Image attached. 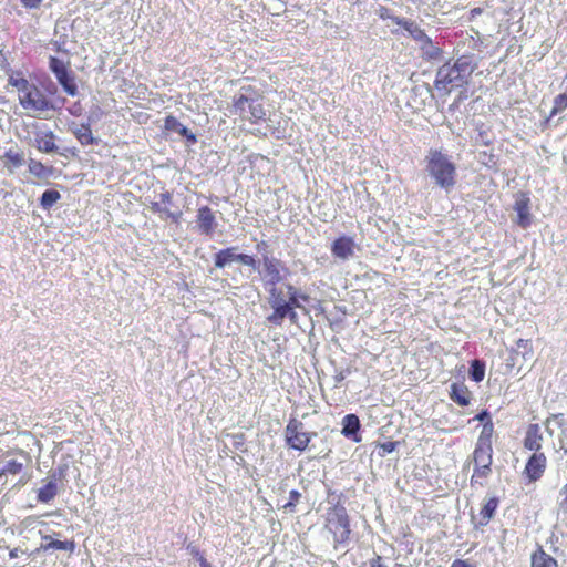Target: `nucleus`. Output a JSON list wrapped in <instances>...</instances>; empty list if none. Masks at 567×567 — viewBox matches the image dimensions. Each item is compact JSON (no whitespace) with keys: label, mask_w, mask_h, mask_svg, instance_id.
Masks as SVG:
<instances>
[{"label":"nucleus","mask_w":567,"mask_h":567,"mask_svg":"<svg viewBox=\"0 0 567 567\" xmlns=\"http://www.w3.org/2000/svg\"><path fill=\"white\" fill-rule=\"evenodd\" d=\"M300 497H301V494L298 491H296V489L290 491L289 501L282 506L284 509L287 513H293L295 507L298 504Z\"/></svg>","instance_id":"e433bc0d"},{"label":"nucleus","mask_w":567,"mask_h":567,"mask_svg":"<svg viewBox=\"0 0 567 567\" xmlns=\"http://www.w3.org/2000/svg\"><path fill=\"white\" fill-rule=\"evenodd\" d=\"M266 115V112L262 110L260 105H250V120H261Z\"/></svg>","instance_id":"58836bf2"},{"label":"nucleus","mask_w":567,"mask_h":567,"mask_svg":"<svg viewBox=\"0 0 567 567\" xmlns=\"http://www.w3.org/2000/svg\"><path fill=\"white\" fill-rule=\"evenodd\" d=\"M28 169L30 174L38 178H47L53 174V168L45 166L42 162L30 158L28 162Z\"/></svg>","instance_id":"393cba45"},{"label":"nucleus","mask_w":567,"mask_h":567,"mask_svg":"<svg viewBox=\"0 0 567 567\" xmlns=\"http://www.w3.org/2000/svg\"><path fill=\"white\" fill-rule=\"evenodd\" d=\"M451 567H474V566L466 560L457 559L452 564Z\"/></svg>","instance_id":"49530a36"},{"label":"nucleus","mask_w":567,"mask_h":567,"mask_svg":"<svg viewBox=\"0 0 567 567\" xmlns=\"http://www.w3.org/2000/svg\"><path fill=\"white\" fill-rule=\"evenodd\" d=\"M566 109H567V87H566L565 92L558 94L554 99V105H553L549 116L554 117L555 115L561 113Z\"/></svg>","instance_id":"2f4dec72"},{"label":"nucleus","mask_w":567,"mask_h":567,"mask_svg":"<svg viewBox=\"0 0 567 567\" xmlns=\"http://www.w3.org/2000/svg\"><path fill=\"white\" fill-rule=\"evenodd\" d=\"M532 567H557V561L543 549L532 556Z\"/></svg>","instance_id":"cd10ccee"},{"label":"nucleus","mask_w":567,"mask_h":567,"mask_svg":"<svg viewBox=\"0 0 567 567\" xmlns=\"http://www.w3.org/2000/svg\"><path fill=\"white\" fill-rule=\"evenodd\" d=\"M42 539L48 542V543L41 545V548L43 550L56 549V550L73 551L75 548V544L73 540H53L48 535L43 536Z\"/></svg>","instance_id":"a878e982"},{"label":"nucleus","mask_w":567,"mask_h":567,"mask_svg":"<svg viewBox=\"0 0 567 567\" xmlns=\"http://www.w3.org/2000/svg\"><path fill=\"white\" fill-rule=\"evenodd\" d=\"M395 22L404 28V30H406L409 34L420 43L422 49L431 44V39L416 23L404 19H395Z\"/></svg>","instance_id":"dca6fc26"},{"label":"nucleus","mask_w":567,"mask_h":567,"mask_svg":"<svg viewBox=\"0 0 567 567\" xmlns=\"http://www.w3.org/2000/svg\"><path fill=\"white\" fill-rule=\"evenodd\" d=\"M177 133L182 136H186L188 140L190 141H195V135L194 134H189L188 133V128L186 126H184L182 123H181V126L177 130Z\"/></svg>","instance_id":"79ce46f5"},{"label":"nucleus","mask_w":567,"mask_h":567,"mask_svg":"<svg viewBox=\"0 0 567 567\" xmlns=\"http://www.w3.org/2000/svg\"><path fill=\"white\" fill-rule=\"evenodd\" d=\"M24 468V465L21 462H18L16 460H10L6 463V465L0 470V478L3 475L10 474V475H17Z\"/></svg>","instance_id":"473e14b6"},{"label":"nucleus","mask_w":567,"mask_h":567,"mask_svg":"<svg viewBox=\"0 0 567 567\" xmlns=\"http://www.w3.org/2000/svg\"><path fill=\"white\" fill-rule=\"evenodd\" d=\"M8 84L18 91L21 107L31 112H48L55 110L52 100L35 84L29 82L21 71L9 74Z\"/></svg>","instance_id":"f257e3e1"},{"label":"nucleus","mask_w":567,"mask_h":567,"mask_svg":"<svg viewBox=\"0 0 567 567\" xmlns=\"http://www.w3.org/2000/svg\"><path fill=\"white\" fill-rule=\"evenodd\" d=\"M475 419L478 421H484V420L489 421V415L486 411H483L482 413L477 414Z\"/></svg>","instance_id":"09e8293b"},{"label":"nucleus","mask_w":567,"mask_h":567,"mask_svg":"<svg viewBox=\"0 0 567 567\" xmlns=\"http://www.w3.org/2000/svg\"><path fill=\"white\" fill-rule=\"evenodd\" d=\"M560 495L564 496V498L560 502V506L564 509H567V483L564 485V487L560 491Z\"/></svg>","instance_id":"c03bdc74"},{"label":"nucleus","mask_w":567,"mask_h":567,"mask_svg":"<svg viewBox=\"0 0 567 567\" xmlns=\"http://www.w3.org/2000/svg\"><path fill=\"white\" fill-rule=\"evenodd\" d=\"M546 432L553 436L555 430H559L558 434V449L567 452V422L560 414L549 416L545 422Z\"/></svg>","instance_id":"9d476101"},{"label":"nucleus","mask_w":567,"mask_h":567,"mask_svg":"<svg viewBox=\"0 0 567 567\" xmlns=\"http://www.w3.org/2000/svg\"><path fill=\"white\" fill-rule=\"evenodd\" d=\"M470 377L475 382H481L485 377V365L478 360H474L471 364Z\"/></svg>","instance_id":"72a5a7b5"},{"label":"nucleus","mask_w":567,"mask_h":567,"mask_svg":"<svg viewBox=\"0 0 567 567\" xmlns=\"http://www.w3.org/2000/svg\"><path fill=\"white\" fill-rule=\"evenodd\" d=\"M357 244L352 237L340 236L331 244V254L336 259L348 261L355 256Z\"/></svg>","instance_id":"1a4fd4ad"},{"label":"nucleus","mask_w":567,"mask_h":567,"mask_svg":"<svg viewBox=\"0 0 567 567\" xmlns=\"http://www.w3.org/2000/svg\"><path fill=\"white\" fill-rule=\"evenodd\" d=\"M288 295H289V302H291V309L295 308H302V301H308L309 297L307 295L300 293L296 288L292 286H288Z\"/></svg>","instance_id":"c756f323"},{"label":"nucleus","mask_w":567,"mask_h":567,"mask_svg":"<svg viewBox=\"0 0 567 567\" xmlns=\"http://www.w3.org/2000/svg\"><path fill=\"white\" fill-rule=\"evenodd\" d=\"M249 262H250V267H254L255 266V260L250 257L249 259Z\"/></svg>","instance_id":"603ef678"},{"label":"nucleus","mask_w":567,"mask_h":567,"mask_svg":"<svg viewBox=\"0 0 567 567\" xmlns=\"http://www.w3.org/2000/svg\"><path fill=\"white\" fill-rule=\"evenodd\" d=\"M196 225L202 235L212 236L214 234L217 221L210 207L202 206L197 209Z\"/></svg>","instance_id":"9b49d317"},{"label":"nucleus","mask_w":567,"mask_h":567,"mask_svg":"<svg viewBox=\"0 0 567 567\" xmlns=\"http://www.w3.org/2000/svg\"><path fill=\"white\" fill-rule=\"evenodd\" d=\"M395 442H384L380 445V450L382 451V454H389L395 450Z\"/></svg>","instance_id":"ea45409f"},{"label":"nucleus","mask_w":567,"mask_h":567,"mask_svg":"<svg viewBox=\"0 0 567 567\" xmlns=\"http://www.w3.org/2000/svg\"><path fill=\"white\" fill-rule=\"evenodd\" d=\"M181 122L173 115H167L164 120V128L169 132H177Z\"/></svg>","instance_id":"4c0bfd02"},{"label":"nucleus","mask_w":567,"mask_h":567,"mask_svg":"<svg viewBox=\"0 0 567 567\" xmlns=\"http://www.w3.org/2000/svg\"><path fill=\"white\" fill-rule=\"evenodd\" d=\"M451 399L461 406H466L471 402V393L466 386L454 383L451 386Z\"/></svg>","instance_id":"5701e85b"},{"label":"nucleus","mask_w":567,"mask_h":567,"mask_svg":"<svg viewBox=\"0 0 567 567\" xmlns=\"http://www.w3.org/2000/svg\"><path fill=\"white\" fill-rule=\"evenodd\" d=\"M49 69L54 74L56 81L62 86L64 92L70 96H75L79 93L75 76L70 70V63H65L56 56H50Z\"/></svg>","instance_id":"20e7f679"},{"label":"nucleus","mask_w":567,"mask_h":567,"mask_svg":"<svg viewBox=\"0 0 567 567\" xmlns=\"http://www.w3.org/2000/svg\"><path fill=\"white\" fill-rule=\"evenodd\" d=\"M493 424L487 422L483 425L476 445H492Z\"/></svg>","instance_id":"f704fd0d"},{"label":"nucleus","mask_w":567,"mask_h":567,"mask_svg":"<svg viewBox=\"0 0 567 567\" xmlns=\"http://www.w3.org/2000/svg\"><path fill=\"white\" fill-rule=\"evenodd\" d=\"M341 424H342L341 433L346 437L351 439L355 443L361 442L362 439L358 433L360 430V420L355 414H347L342 419Z\"/></svg>","instance_id":"a211bd4d"},{"label":"nucleus","mask_w":567,"mask_h":567,"mask_svg":"<svg viewBox=\"0 0 567 567\" xmlns=\"http://www.w3.org/2000/svg\"><path fill=\"white\" fill-rule=\"evenodd\" d=\"M543 443V433L539 424H530L526 431V435L524 439V446L534 451L535 453H539Z\"/></svg>","instance_id":"f3484780"},{"label":"nucleus","mask_w":567,"mask_h":567,"mask_svg":"<svg viewBox=\"0 0 567 567\" xmlns=\"http://www.w3.org/2000/svg\"><path fill=\"white\" fill-rule=\"evenodd\" d=\"M72 132L80 144L83 146L92 145L95 143V138L93 137L92 130L89 124H80Z\"/></svg>","instance_id":"b1692460"},{"label":"nucleus","mask_w":567,"mask_h":567,"mask_svg":"<svg viewBox=\"0 0 567 567\" xmlns=\"http://www.w3.org/2000/svg\"><path fill=\"white\" fill-rule=\"evenodd\" d=\"M19 453H20L21 455L28 456V454H27L24 451H22V450H20V451H19Z\"/></svg>","instance_id":"864d4df0"},{"label":"nucleus","mask_w":567,"mask_h":567,"mask_svg":"<svg viewBox=\"0 0 567 567\" xmlns=\"http://www.w3.org/2000/svg\"><path fill=\"white\" fill-rule=\"evenodd\" d=\"M234 261H241L248 264V255L237 254L236 248H226L215 255V266L217 268H224Z\"/></svg>","instance_id":"2eb2a0df"},{"label":"nucleus","mask_w":567,"mask_h":567,"mask_svg":"<svg viewBox=\"0 0 567 567\" xmlns=\"http://www.w3.org/2000/svg\"><path fill=\"white\" fill-rule=\"evenodd\" d=\"M58 494V486L55 483V477L48 481L38 491L37 499L40 503H50Z\"/></svg>","instance_id":"4be33fe9"},{"label":"nucleus","mask_w":567,"mask_h":567,"mask_svg":"<svg viewBox=\"0 0 567 567\" xmlns=\"http://www.w3.org/2000/svg\"><path fill=\"white\" fill-rule=\"evenodd\" d=\"M61 198V194L55 189L45 190L40 198V205L44 209L51 208L59 199Z\"/></svg>","instance_id":"7c9ffc66"},{"label":"nucleus","mask_w":567,"mask_h":567,"mask_svg":"<svg viewBox=\"0 0 567 567\" xmlns=\"http://www.w3.org/2000/svg\"><path fill=\"white\" fill-rule=\"evenodd\" d=\"M269 293V303L270 307H278L286 303H289V295H285L282 290L277 289V287H272L267 290Z\"/></svg>","instance_id":"c85d7f7f"},{"label":"nucleus","mask_w":567,"mask_h":567,"mask_svg":"<svg viewBox=\"0 0 567 567\" xmlns=\"http://www.w3.org/2000/svg\"><path fill=\"white\" fill-rule=\"evenodd\" d=\"M200 567H209V563L207 561V559L202 555L197 558Z\"/></svg>","instance_id":"8fccbe9b"},{"label":"nucleus","mask_w":567,"mask_h":567,"mask_svg":"<svg viewBox=\"0 0 567 567\" xmlns=\"http://www.w3.org/2000/svg\"><path fill=\"white\" fill-rule=\"evenodd\" d=\"M474 465L491 467L493 460L492 445H476L473 453Z\"/></svg>","instance_id":"aec40b11"},{"label":"nucleus","mask_w":567,"mask_h":567,"mask_svg":"<svg viewBox=\"0 0 567 567\" xmlns=\"http://www.w3.org/2000/svg\"><path fill=\"white\" fill-rule=\"evenodd\" d=\"M19 556V549L18 548H13L9 551V557L10 558H17Z\"/></svg>","instance_id":"3c124183"},{"label":"nucleus","mask_w":567,"mask_h":567,"mask_svg":"<svg viewBox=\"0 0 567 567\" xmlns=\"http://www.w3.org/2000/svg\"><path fill=\"white\" fill-rule=\"evenodd\" d=\"M477 64L472 56L463 55L454 63L443 64L436 72V90L449 94L453 89L462 87L468 82Z\"/></svg>","instance_id":"f03ea898"},{"label":"nucleus","mask_w":567,"mask_h":567,"mask_svg":"<svg viewBox=\"0 0 567 567\" xmlns=\"http://www.w3.org/2000/svg\"><path fill=\"white\" fill-rule=\"evenodd\" d=\"M312 436H316V433L305 431L302 423L296 420L290 421L286 427L287 443L295 450L303 451Z\"/></svg>","instance_id":"423d86ee"},{"label":"nucleus","mask_w":567,"mask_h":567,"mask_svg":"<svg viewBox=\"0 0 567 567\" xmlns=\"http://www.w3.org/2000/svg\"><path fill=\"white\" fill-rule=\"evenodd\" d=\"M177 133L182 136H186L188 140L190 141H195V135L194 134H189L188 133V128L186 126H184L182 123H181V126L177 130Z\"/></svg>","instance_id":"37998d69"},{"label":"nucleus","mask_w":567,"mask_h":567,"mask_svg":"<svg viewBox=\"0 0 567 567\" xmlns=\"http://www.w3.org/2000/svg\"><path fill=\"white\" fill-rule=\"evenodd\" d=\"M0 162L12 174L24 164V153L16 143H10L4 147L0 146Z\"/></svg>","instance_id":"0eeeda50"},{"label":"nucleus","mask_w":567,"mask_h":567,"mask_svg":"<svg viewBox=\"0 0 567 567\" xmlns=\"http://www.w3.org/2000/svg\"><path fill=\"white\" fill-rule=\"evenodd\" d=\"M516 344H517L518 349H520V348L526 349V348L529 347V341L528 340H524V339H519V340H517Z\"/></svg>","instance_id":"de8ad7c7"},{"label":"nucleus","mask_w":567,"mask_h":567,"mask_svg":"<svg viewBox=\"0 0 567 567\" xmlns=\"http://www.w3.org/2000/svg\"><path fill=\"white\" fill-rule=\"evenodd\" d=\"M43 0H20L22 6L27 9H37L41 6Z\"/></svg>","instance_id":"a19ab883"},{"label":"nucleus","mask_w":567,"mask_h":567,"mask_svg":"<svg viewBox=\"0 0 567 567\" xmlns=\"http://www.w3.org/2000/svg\"><path fill=\"white\" fill-rule=\"evenodd\" d=\"M327 528L333 534L336 543H344L349 538L350 526L346 508L336 507L328 513Z\"/></svg>","instance_id":"39448f33"},{"label":"nucleus","mask_w":567,"mask_h":567,"mask_svg":"<svg viewBox=\"0 0 567 567\" xmlns=\"http://www.w3.org/2000/svg\"><path fill=\"white\" fill-rule=\"evenodd\" d=\"M52 89H53V90H52V92H51V93H55L56 87H55V86H52Z\"/></svg>","instance_id":"5fc2aeb1"},{"label":"nucleus","mask_w":567,"mask_h":567,"mask_svg":"<svg viewBox=\"0 0 567 567\" xmlns=\"http://www.w3.org/2000/svg\"><path fill=\"white\" fill-rule=\"evenodd\" d=\"M528 202V198L522 197L516 200L514 206V209L517 214L516 223L524 228H526L530 224Z\"/></svg>","instance_id":"412c9836"},{"label":"nucleus","mask_w":567,"mask_h":567,"mask_svg":"<svg viewBox=\"0 0 567 567\" xmlns=\"http://www.w3.org/2000/svg\"><path fill=\"white\" fill-rule=\"evenodd\" d=\"M425 172L436 186L450 193L456 184V165L442 150L431 148L425 156Z\"/></svg>","instance_id":"7ed1b4c3"},{"label":"nucleus","mask_w":567,"mask_h":567,"mask_svg":"<svg viewBox=\"0 0 567 567\" xmlns=\"http://www.w3.org/2000/svg\"><path fill=\"white\" fill-rule=\"evenodd\" d=\"M187 549L189 550L190 555L193 557H195L196 559L202 556V553L199 551V549L196 547V546H193L192 544H189L187 546Z\"/></svg>","instance_id":"a18cd8bd"},{"label":"nucleus","mask_w":567,"mask_h":567,"mask_svg":"<svg viewBox=\"0 0 567 567\" xmlns=\"http://www.w3.org/2000/svg\"><path fill=\"white\" fill-rule=\"evenodd\" d=\"M56 135L52 131L37 132L34 146L41 153H53L58 151Z\"/></svg>","instance_id":"4468645a"},{"label":"nucleus","mask_w":567,"mask_h":567,"mask_svg":"<svg viewBox=\"0 0 567 567\" xmlns=\"http://www.w3.org/2000/svg\"><path fill=\"white\" fill-rule=\"evenodd\" d=\"M547 466V458L544 453H534L527 461L524 474L527 476L529 482L538 481Z\"/></svg>","instance_id":"f8f14e48"},{"label":"nucleus","mask_w":567,"mask_h":567,"mask_svg":"<svg viewBox=\"0 0 567 567\" xmlns=\"http://www.w3.org/2000/svg\"><path fill=\"white\" fill-rule=\"evenodd\" d=\"M497 506H498V499L496 497H491L484 503V505L480 512V516H481L480 525L485 526L488 524L491 518L494 516V513L497 509Z\"/></svg>","instance_id":"bb28decb"},{"label":"nucleus","mask_w":567,"mask_h":567,"mask_svg":"<svg viewBox=\"0 0 567 567\" xmlns=\"http://www.w3.org/2000/svg\"><path fill=\"white\" fill-rule=\"evenodd\" d=\"M489 474H491V467H481V466L475 465L474 473L471 477V483L483 485L482 480L486 478Z\"/></svg>","instance_id":"c9c22d12"},{"label":"nucleus","mask_w":567,"mask_h":567,"mask_svg":"<svg viewBox=\"0 0 567 567\" xmlns=\"http://www.w3.org/2000/svg\"><path fill=\"white\" fill-rule=\"evenodd\" d=\"M284 271L285 268L279 260L265 258L260 275L266 290L271 289V286L276 287V285L284 279Z\"/></svg>","instance_id":"6e6552de"},{"label":"nucleus","mask_w":567,"mask_h":567,"mask_svg":"<svg viewBox=\"0 0 567 567\" xmlns=\"http://www.w3.org/2000/svg\"><path fill=\"white\" fill-rule=\"evenodd\" d=\"M159 202H152L148 206L151 212L155 214H159L161 216H165V218H171L173 221H178L182 212L172 213L167 209V205L172 204L173 196L169 192H164L159 194Z\"/></svg>","instance_id":"ddd939ff"},{"label":"nucleus","mask_w":567,"mask_h":567,"mask_svg":"<svg viewBox=\"0 0 567 567\" xmlns=\"http://www.w3.org/2000/svg\"><path fill=\"white\" fill-rule=\"evenodd\" d=\"M271 308L274 312L268 317L271 323L280 326L286 318L293 323L297 322V313L291 309V302Z\"/></svg>","instance_id":"6ab92c4d"}]
</instances>
